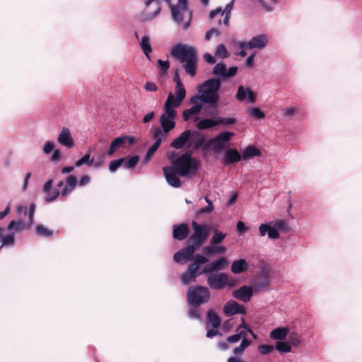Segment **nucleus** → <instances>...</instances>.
I'll return each mask as SVG.
<instances>
[{
    "label": "nucleus",
    "instance_id": "f257e3e1",
    "mask_svg": "<svg viewBox=\"0 0 362 362\" xmlns=\"http://www.w3.org/2000/svg\"><path fill=\"white\" fill-rule=\"evenodd\" d=\"M199 167L197 160L192 158L189 153L182 154L172 160L171 165L163 168L167 182L173 187H180L181 181L177 177H191L195 175Z\"/></svg>",
    "mask_w": 362,
    "mask_h": 362
},
{
    "label": "nucleus",
    "instance_id": "f03ea898",
    "mask_svg": "<svg viewBox=\"0 0 362 362\" xmlns=\"http://www.w3.org/2000/svg\"><path fill=\"white\" fill-rule=\"evenodd\" d=\"M171 54L183 64L187 74L192 76L196 74L197 59L194 47L178 43L172 48Z\"/></svg>",
    "mask_w": 362,
    "mask_h": 362
},
{
    "label": "nucleus",
    "instance_id": "7ed1b4c3",
    "mask_svg": "<svg viewBox=\"0 0 362 362\" xmlns=\"http://www.w3.org/2000/svg\"><path fill=\"white\" fill-rule=\"evenodd\" d=\"M221 87V81L218 78H209L198 86L199 95L193 96L190 102H203L211 106L216 105L219 99L218 90Z\"/></svg>",
    "mask_w": 362,
    "mask_h": 362
},
{
    "label": "nucleus",
    "instance_id": "20e7f679",
    "mask_svg": "<svg viewBox=\"0 0 362 362\" xmlns=\"http://www.w3.org/2000/svg\"><path fill=\"white\" fill-rule=\"evenodd\" d=\"M182 102V100H175L172 92L168 93L164 105V112L160 115L159 121L160 125L165 134L168 133L175 127L176 108L181 105Z\"/></svg>",
    "mask_w": 362,
    "mask_h": 362
},
{
    "label": "nucleus",
    "instance_id": "39448f33",
    "mask_svg": "<svg viewBox=\"0 0 362 362\" xmlns=\"http://www.w3.org/2000/svg\"><path fill=\"white\" fill-rule=\"evenodd\" d=\"M33 223L29 224V219L27 221H11L6 227V229L0 228V248L6 246H13L15 242V235L30 228Z\"/></svg>",
    "mask_w": 362,
    "mask_h": 362
},
{
    "label": "nucleus",
    "instance_id": "423d86ee",
    "mask_svg": "<svg viewBox=\"0 0 362 362\" xmlns=\"http://www.w3.org/2000/svg\"><path fill=\"white\" fill-rule=\"evenodd\" d=\"M173 21L187 30L191 24L192 12L188 8V0H178L176 5L170 6Z\"/></svg>",
    "mask_w": 362,
    "mask_h": 362
},
{
    "label": "nucleus",
    "instance_id": "0eeeda50",
    "mask_svg": "<svg viewBox=\"0 0 362 362\" xmlns=\"http://www.w3.org/2000/svg\"><path fill=\"white\" fill-rule=\"evenodd\" d=\"M241 340L239 346L233 349V353L236 356H240L245 350L251 344V341L247 339V334L245 332H237L227 337L225 341L218 343V346L223 350L230 349V344H237Z\"/></svg>",
    "mask_w": 362,
    "mask_h": 362
},
{
    "label": "nucleus",
    "instance_id": "6e6552de",
    "mask_svg": "<svg viewBox=\"0 0 362 362\" xmlns=\"http://www.w3.org/2000/svg\"><path fill=\"white\" fill-rule=\"evenodd\" d=\"M204 141V137L197 132H192L190 130H185L180 136L173 141L170 146L176 149H180L187 144L188 148H198Z\"/></svg>",
    "mask_w": 362,
    "mask_h": 362
},
{
    "label": "nucleus",
    "instance_id": "1a4fd4ad",
    "mask_svg": "<svg viewBox=\"0 0 362 362\" xmlns=\"http://www.w3.org/2000/svg\"><path fill=\"white\" fill-rule=\"evenodd\" d=\"M210 298V291L205 286H192L187 292V300L189 305L198 307L206 303Z\"/></svg>",
    "mask_w": 362,
    "mask_h": 362
},
{
    "label": "nucleus",
    "instance_id": "9d476101",
    "mask_svg": "<svg viewBox=\"0 0 362 362\" xmlns=\"http://www.w3.org/2000/svg\"><path fill=\"white\" fill-rule=\"evenodd\" d=\"M207 284L212 289L220 290L226 286L233 287L235 281L225 272H216L207 274Z\"/></svg>",
    "mask_w": 362,
    "mask_h": 362
},
{
    "label": "nucleus",
    "instance_id": "9b49d317",
    "mask_svg": "<svg viewBox=\"0 0 362 362\" xmlns=\"http://www.w3.org/2000/svg\"><path fill=\"white\" fill-rule=\"evenodd\" d=\"M288 228V223L285 220H279L273 226L270 223H262L259 226V232L262 237L267 233L270 239H277L279 238V230H284Z\"/></svg>",
    "mask_w": 362,
    "mask_h": 362
},
{
    "label": "nucleus",
    "instance_id": "f8f14e48",
    "mask_svg": "<svg viewBox=\"0 0 362 362\" xmlns=\"http://www.w3.org/2000/svg\"><path fill=\"white\" fill-rule=\"evenodd\" d=\"M192 226L194 233L189 240L192 242L191 245L197 248L208 238L210 226L207 224L200 226L196 221H192Z\"/></svg>",
    "mask_w": 362,
    "mask_h": 362
},
{
    "label": "nucleus",
    "instance_id": "ddd939ff",
    "mask_svg": "<svg viewBox=\"0 0 362 362\" xmlns=\"http://www.w3.org/2000/svg\"><path fill=\"white\" fill-rule=\"evenodd\" d=\"M233 136V132L228 131L218 134L210 141L211 149L216 153H219L227 147L228 141Z\"/></svg>",
    "mask_w": 362,
    "mask_h": 362
},
{
    "label": "nucleus",
    "instance_id": "4468645a",
    "mask_svg": "<svg viewBox=\"0 0 362 362\" xmlns=\"http://www.w3.org/2000/svg\"><path fill=\"white\" fill-rule=\"evenodd\" d=\"M268 42L269 38L266 34H259L248 42H240L238 46L240 49H262L267 45Z\"/></svg>",
    "mask_w": 362,
    "mask_h": 362
},
{
    "label": "nucleus",
    "instance_id": "2eb2a0df",
    "mask_svg": "<svg viewBox=\"0 0 362 362\" xmlns=\"http://www.w3.org/2000/svg\"><path fill=\"white\" fill-rule=\"evenodd\" d=\"M233 2L234 0H232L226 6L224 9H222L221 8H217L214 10H212L209 13V20H215L216 17L219 16H223V24L224 26L228 27L229 25Z\"/></svg>",
    "mask_w": 362,
    "mask_h": 362
},
{
    "label": "nucleus",
    "instance_id": "dca6fc26",
    "mask_svg": "<svg viewBox=\"0 0 362 362\" xmlns=\"http://www.w3.org/2000/svg\"><path fill=\"white\" fill-rule=\"evenodd\" d=\"M196 249L197 248L194 246L189 245L186 247L182 248L174 254V261L181 264H184L188 261H193V257Z\"/></svg>",
    "mask_w": 362,
    "mask_h": 362
},
{
    "label": "nucleus",
    "instance_id": "f3484780",
    "mask_svg": "<svg viewBox=\"0 0 362 362\" xmlns=\"http://www.w3.org/2000/svg\"><path fill=\"white\" fill-rule=\"evenodd\" d=\"M145 8L139 14V19L141 21H148L153 20L161 11V6L146 4Z\"/></svg>",
    "mask_w": 362,
    "mask_h": 362
},
{
    "label": "nucleus",
    "instance_id": "a211bd4d",
    "mask_svg": "<svg viewBox=\"0 0 362 362\" xmlns=\"http://www.w3.org/2000/svg\"><path fill=\"white\" fill-rule=\"evenodd\" d=\"M238 71L236 66H231L227 69L226 64L223 62L216 64L213 69V74L223 78H229L234 76Z\"/></svg>",
    "mask_w": 362,
    "mask_h": 362
},
{
    "label": "nucleus",
    "instance_id": "6ab92c4d",
    "mask_svg": "<svg viewBox=\"0 0 362 362\" xmlns=\"http://www.w3.org/2000/svg\"><path fill=\"white\" fill-rule=\"evenodd\" d=\"M57 142L66 148H73L75 146L74 139L68 127H62L58 136Z\"/></svg>",
    "mask_w": 362,
    "mask_h": 362
},
{
    "label": "nucleus",
    "instance_id": "aec40b11",
    "mask_svg": "<svg viewBox=\"0 0 362 362\" xmlns=\"http://www.w3.org/2000/svg\"><path fill=\"white\" fill-rule=\"evenodd\" d=\"M134 142V137H133V136L123 135V136L117 137L115 140H113L112 141L110 148L107 151V155L112 156L119 148H124L126 143L131 144H133Z\"/></svg>",
    "mask_w": 362,
    "mask_h": 362
},
{
    "label": "nucleus",
    "instance_id": "412c9836",
    "mask_svg": "<svg viewBox=\"0 0 362 362\" xmlns=\"http://www.w3.org/2000/svg\"><path fill=\"white\" fill-rule=\"evenodd\" d=\"M235 98L240 102L247 100L250 103H254L257 100L256 94L250 88L243 86H238Z\"/></svg>",
    "mask_w": 362,
    "mask_h": 362
},
{
    "label": "nucleus",
    "instance_id": "4be33fe9",
    "mask_svg": "<svg viewBox=\"0 0 362 362\" xmlns=\"http://www.w3.org/2000/svg\"><path fill=\"white\" fill-rule=\"evenodd\" d=\"M228 260L226 257H220L211 262L208 266L205 267L202 273L204 274H213L214 272L223 270L228 265Z\"/></svg>",
    "mask_w": 362,
    "mask_h": 362
},
{
    "label": "nucleus",
    "instance_id": "5701e85b",
    "mask_svg": "<svg viewBox=\"0 0 362 362\" xmlns=\"http://www.w3.org/2000/svg\"><path fill=\"white\" fill-rule=\"evenodd\" d=\"M245 312L244 306L233 300H228L223 306V313L227 316H232L238 313L245 314Z\"/></svg>",
    "mask_w": 362,
    "mask_h": 362
},
{
    "label": "nucleus",
    "instance_id": "b1692460",
    "mask_svg": "<svg viewBox=\"0 0 362 362\" xmlns=\"http://www.w3.org/2000/svg\"><path fill=\"white\" fill-rule=\"evenodd\" d=\"M252 296V289L247 286H243L233 291V296L243 302H248Z\"/></svg>",
    "mask_w": 362,
    "mask_h": 362
},
{
    "label": "nucleus",
    "instance_id": "393cba45",
    "mask_svg": "<svg viewBox=\"0 0 362 362\" xmlns=\"http://www.w3.org/2000/svg\"><path fill=\"white\" fill-rule=\"evenodd\" d=\"M202 274V272H198L196 265L191 264L187 270L181 276V282L185 285L189 284L192 281H195L196 278Z\"/></svg>",
    "mask_w": 362,
    "mask_h": 362
},
{
    "label": "nucleus",
    "instance_id": "a878e982",
    "mask_svg": "<svg viewBox=\"0 0 362 362\" xmlns=\"http://www.w3.org/2000/svg\"><path fill=\"white\" fill-rule=\"evenodd\" d=\"M242 158L240 153L236 148H227L223 157V162L226 165L233 164L240 161Z\"/></svg>",
    "mask_w": 362,
    "mask_h": 362
},
{
    "label": "nucleus",
    "instance_id": "bb28decb",
    "mask_svg": "<svg viewBox=\"0 0 362 362\" xmlns=\"http://www.w3.org/2000/svg\"><path fill=\"white\" fill-rule=\"evenodd\" d=\"M173 81L175 82L176 86L175 92V93H173V97L175 100L183 101L186 96V90L180 78V76L177 72L175 73L173 77Z\"/></svg>",
    "mask_w": 362,
    "mask_h": 362
},
{
    "label": "nucleus",
    "instance_id": "cd10ccee",
    "mask_svg": "<svg viewBox=\"0 0 362 362\" xmlns=\"http://www.w3.org/2000/svg\"><path fill=\"white\" fill-rule=\"evenodd\" d=\"M135 37L139 41V45L143 52L146 56L148 59L151 60L150 54L152 52V47L151 45L150 37L147 35H145L141 37V40H139V35L136 32L135 33Z\"/></svg>",
    "mask_w": 362,
    "mask_h": 362
},
{
    "label": "nucleus",
    "instance_id": "c85d7f7f",
    "mask_svg": "<svg viewBox=\"0 0 362 362\" xmlns=\"http://www.w3.org/2000/svg\"><path fill=\"white\" fill-rule=\"evenodd\" d=\"M288 333L289 329L287 327H279L271 331L269 337L273 340L281 341L286 339Z\"/></svg>",
    "mask_w": 362,
    "mask_h": 362
},
{
    "label": "nucleus",
    "instance_id": "c756f323",
    "mask_svg": "<svg viewBox=\"0 0 362 362\" xmlns=\"http://www.w3.org/2000/svg\"><path fill=\"white\" fill-rule=\"evenodd\" d=\"M227 248L223 245L219 244L215 245L210 243L209 245L204 247L203 253L206 256H210L214 254H225Z\"/></svg>",
    "mask_w": 362,
    "mask_h": 362
},
{
    "label": "nucleus",
    "instance_id": "7c9ffc66",
    "mask_svg": "<svg viewBox=\"0 0 362 362\" xmlns=\"http://www.w3.org/2000/svg\"><path fill=\"white\" fill-rule=\"evenodd\" d=\"M189 234V228L186 224L174 226L173 238L176 240H182L186 238Z\"/></svg>",
    "mask_w": 362,
    "mask_h": 362
},
{
    "label": "nucleus",
    "instance_id": "2f4dec72",
    "mask_svg": "<svg viewBox=\"0 0 362 362\" xmlns=\"http://www.w3.org/2000/svg\"><path fill=\"white\" fill-rule=\"evenodd\" d=\"M248 263L244 259L235 260L230 267V271L233 274H238L245 272L248 269Z\"/></svg>",
    "mask_w": 362,
    "mask_h": 362
},
{
    "label": "nucleus",
    "instance_id": "473e14b6",
    "mask_svg": "<svg viewBox=\"0 0 362 362\" xmlns=\"http://www.w3.org/2000/svg\"><path fill=\"white\" fill-rule=\"evenodd\" d=\"M190 103L192 104L193 105L190 108L185 110L182 112V117H183V119L185 121L189 120V118L192 115L199 113L201 111L202 107V105L201 102H199V103H191L190 102Z\"/></svg>",
    "mask_w": 362,
    "mask_h": 362
},
{
    "label": "nucleus",
    "instance_id": "72a5a7b5",
    "mask_svg": "<svg viewBox=\"0 0 362 362\" xmlns=\"http://www.w3.org/2000/svg\"><path fill=\"white\" fill-rule=\"evenodd\" d=\"M76 185H77L76 177L73 175H69L66 179V187L62 191V193H61L62 196L65 197L67 194H69V193H71Z\"/></svg>",
    "mask_w": 362,
    "mask_h": 362
},
{
    "label": "nucleus",
    "instance_id": "f704fd0d",
    "mask_svg": "<svg viewBox=\"0 0 362 362\" xmlns=\"http://www.w3.org/2000/svg\"><path fill=\"white\" fill-rule=\"evenodd\" d=\"M259 156H261V152L258 148L252 146H248L244 149L241 156L244 160H248Z\"/></svg>",
    "mask_w": 362,
    "mask_h": 362
},
{
    "label": "nucleus",
    "instance_id": "c9c22d12",
    "mask_svg": "<svg viewBox=\"0 0 362 362\" xmlns=\"http://www.w3.org/2000/svg\"><path fill=\"white\" fill-rule=\"evenodd\" d=\"M287 336H288L287 342L291 347H298L302 344V339L298 332L289 331Z\"/></svg>",
    "mask_w": 362,
    "mask_h": 362
},
{
    "label": "nucleus",
    "instance_id": "e433bc0d",
    "mask_svg": "<svg viewBox=\"0 0 362 362\" xmlns=\"http://www.w3.org/2000/svg\"><path fill=\"white\" fill-rule=\"evenodd\" d=\"M247 113L250 117L258 120H262L265 117V113L257 107H248Z\"/></svg>",
    "mask_w": 362,
    "mask_h": 362
},
{
    "label": "nucleus",
    "instance_id": "4c0bfd02",
    "mask_svg": "<svg viewBox=\"0 0 362 362\" xmlns=\"http://www.w3.org/2000/svg\"><path fill=\"white\" fill-rule=\"evenodd\" d=\"M207 321L208 323L213 327L214 329L219 327L221 324V318L213 310H209L207 313Z\"/></svg>",
    "mask_w": 362,
    "mask_h": 362
},
{
    "label": "nucleus",
    "instance_id": "58836bf2",
    "mask_svg": "<svg viewBox=\"0 0 362 362\" xmlns=\"http://www.w3.org/2000/svg\"><path fill=\"white\" fill-rule=\"evenodd\" d=\"M217 125L216 118H206L200 120L197 123L199 129H206Z\"/></svg>",
    "mask_w": 362,
    "mask_h": 362
},
{
    "label": "nucleus",
    "instance_id": "ea45409f",
    "mask_svg": "<svg viewBox=\"0 0 362 362\" xmlns=\"http://www.w3.org/2000/svg\"><path fill=\"white\" fill-rule=\"evenodd\" d=\"M94 162V157H92L90 153H86L79 160L75 163V166L79 168L83 165L91 166Z\"/></svg>",
    "mask_w": 362,
    "mask_h": 362
},
{
    "label": "nucleus",
    "instance_id": "a19ab883",
    "mask_svg": "<svg viewBox=\"0 0 362 362\" xmlns=\"http://www.w3.org/2000/svg\"><path fill=\"white\" fill-rule=\"evenodd\" d=\"M275 349H276L280 354H287L291 352V346L286 341H276L275 344Z\"/></svg>",
    "mask_w": 362,
    "mask_h": 362
},
{
    "label": "nucleus",
    "instance_id": "79ce46f5",
    "mask_svg": "<svg viewBox=\"0 0 362 362\" xmlns=\"http://www.w3.org/2000/svg\"><path fill=\"white\" fill-rule=\"evenodd\" d=\"M139 160V157L137 156L127 157L124 158V161L123 162L122 165L127 169L132 168L137 165Z\"/></svg>",
    "mask_w": 362,
    "mask_h": 362
},
{
    "label": "nucleus",
    "instance_id": "37998d69",
    "mask_svg": "<svg viewBox=\"0 0 362 362\" xmlns=\"http://www.w3.org/2000/svg\"><path fill=\"white\" fill-rule=\"evenodd\" d=\"M215 56L220 59H226L229 57V53L223 44H220L217 46Z\"/></svg>",
    "mask_w": 362,
    "mask_h": 362
},
{
    "label": "nucleus",
    "instance_id": "c03bdc74",
    "mask_svg": "<svg viewBox=\"0 0 362 362\" xmlns=\"http://www.w3.org/2000/svg\"><path fill=\"white\" fill-rule=\"evenodd\" d=\"M275 349V346L272 344H260L257 346V350L261 355L265 356L272 353Z\"/></svg>",
    "mask_w": 362,
    "mask_h": 362
},
{
    "label": "nucleus",
    "instance_id": "a18cd8bd",
    "mask_svg": "<svg viewBox=\"0 0 362 362\" xmlns=\"http://www.w3.org/2000/svg\"><path fill=\"white\" fill-rule=\"evenodd\" d=\"M226 234L223 232L215 230L214 235L211 239L210 243L218 245L223 241L226 238Z\"/></svg>",
    "mask_w": 362,
    "mask_h": 362
},
{
    "label": "nucleus",
    "instance_id": "49530a36",
    "mask_svg": "<svg viewBox=\"0 0 362 362\" xmlns=\"http://www.w3.org/2000/svg\"><path fill=\"white\" fill-rule=\"evenodd\" d=\"M160 144H159V141H155V143L148 148L147 153H146V157L144 160V163H147L149 162V160H151V157L153 156V154L155 153V152L157 151V149L158 148Z\"/></svg>",
    "mask_w": 362,
    "mask_h": 362
},
{
    "label": "nucleus",
    "instance_id": "de8ad7c7",
    "mask_svg": "<svg viewBox=\"0 0 362 362\" xmlns=\"http://www.w3.org/2000/svg\"><path fill=\"white\" fill-rule=\"evenodd\" d=\"M193 263L192 265H196L197 269H199V267L201 264H206L209 262V259L204 255L200 254L194 255Z\"/></svg>",
    "mask_w": 362,
    "mask_h": 362
},
{
    "label": "nucleus",
    "instance_id": "09e8293b",
    "mask_svg": "<svg viewBox=\"0 0 362 362\" xmlns=\"http://www.w3.org/2000/svg\"><path fill=\"white\" fill-rule=\"evenodd\" d=\"M204 199L207 203V206L205 208H202V209L197 210V214L198 215L203 214H209V213H211L214 210V205H213L211 201H210L207 197H205Z\"/></svg>",
    "mask_w": 362,
    "mask_h": 362
},
{
    "label": "nucleus",
    "instance_id": "8fccbe9b",
    "mask_svg": "<svg viewBox=\"0 0 362 362\" xmlns=\"http://www.w3.org/2000/svg\"><path fill=\"white\" fill-rule=\"evenodd\" d=\"M124 158L114 160L110 162L109 170L110 173H115L123 163Z\"/></svg>",
    "mask_w": 362,
    "mask_h": 362
},
{
    "label": "nucleus",
    "instance_id": "3c124183",
    "mask_svg": "<svg viewBox=\"0 0 362 362\" xmlns=\"http://www.w3.org/2000/svg\"><path fill=\"white\" fill-rule=\"evenodd\" d=\"M217 125H230L236 123V119L233 117H217L216 118Z\"/></svg>",
    "mask_w": 362,
    "mask_h": 362
},
{
    "label": "nucleus",
    "instance_id": "603ef678",
    "mask_svg": "<svg viewBox=\"0 0 362 362\" xmlns=\"http://www.w3.org/2000/svg\"><path fill=\"white\" fill-rule=\"evenodd\" d=\"M36 232H37V235H40V236L49 237L52 235V231H50L49 230L46 228L45 226H41V225L37 226L36 227Z\"/></svg>",
    "mask_w": 362,
    "mask_h": 362
},
{
    "label": "nucleus",
    "instance_id": "864d4df0",
    "mask_svg": "<svg viewBox=\"0 0 362 362\" xmlns=\"http://www.w3.org/2000/svg\"><path fill=\"white\" fill-rule=\"evenodd\" d=\"M283 115L285 117H291L295 115L298 112V108L296 106H291L284 108L283 110Z\"/></svg>",
    "mask_w": 362,
    "mask_h": 362
},
{
    "label": "nucleus",
    "instance_id": "5fc2aeb1",
    "mask_svg": "<svg viewBox=\"0 0 362 362\" xmlns=\"http://www.w3.org/2000/svg\"><path fill=\"white\" fill-rule=\"evenodd\" d=\"M54 144L51 141H47L43 146V153L45 155L49 154L52 151H54Z\"/></svg>",
    "mask_w": 362,
    "mask_h": 362
},
{
    "label": "nucleus",
    "instance_id": "6e6d98bb",
    "mask_svg": "<svg viewBox=\"0 0 362 362\" xmlns=\"http://www.w3.org/2000/svg\"><path fill=\"white\" fill-rule=\"evenodd\" d=\"M219 35V30L217 28H212L206 32L205 35V40L209 41L213 36H218Z\"/></svg>",
    "mask_w": 362,
    "mask_h": 362
},
{
    "label": "nucleus",
    "instance_id": "4d7b16f0",
    "mask_svg": "<svg viewBox=\"0 0 362 362\" xmlns=\"http://www.w3.org/2000/svg\"><path fill=\"white\" fill-rule=\"evenodd\" d=\"M36 206L35 204H31L29 207L28 213V218L29 219V224L34 223V214L35 211Z\"/></svg>",
    "mask_w": 362,
    "mask_h": 362
},
{
    "label": "nucleus",
    "instance_id": "13d9d810",
    "mask_svg": "<svg viewBox=\"0 0 362 362\" xmlns=\"http://www.w3.org/2000/svg\"><path fill=\"white\" fill-rule=\"evenodd\" d=\"M158 66L159 68L164 72L165 73L167 71V70L169 69L170 67V63L168 60L166 61H163L161 59H158Z\"/></svg>",
    "mask_w": 362,
    "mask_h": 362
},
{
    "label": "nucleus",
    "instance_id": "bf43d9fd",
    "mask_svg": "<svg viewBox=\"0 0 362 362\" xmlns=\"http://www.w3.org/2000/svg\"><path fill=\"white\" fill-rule=\"evenodd\" d=\"M163 133H164V132H163L162 128L161 129L157 128L153 132V136L155 139L156 141H159V144H160V143H161V136H162Z\"/></svg>",
    "mask_w": 362,
    "mask_h": 362
},
{
    "label": "nucleus",
    "instance_id": "052dcab7",
    "mask_svg": "<svg viewBox=\"0 0 362 362\" xmlns=\"http://www.w3.org/2000/svg\"><path fill=\"white\" fill-rule=\"evenodd\" d=\"M242 323L238 327L236 331L240 332H245L247 334L248 329H250L248 327V326L245 324V319L243 317H241Z\"/></svg>",
    "mask_w": 362,
    "mask_h": 362
},
{
    "label": "nucleus",
    "instance_id": "680f3d73",
    "mask_svg": "<svg viewBox=\"0 0 362 362\" xmlns=\"http://www.w3.org/2000/svg\"><path fill=\"white\" fill-rule=\"evenodd\" d=\"M59 195V191H54V192H48L47 196H46V201L47 202H52L54 201L58 196Z\"/></svg>",
    "mask_w": 362,
    "mask_h": 362
},
{
    "label": "nucleus",
    "instance_id": "e2e57ef3",
    "mask_svg": "<svg viewBox=\"0 0 362 362\" xmlns=\"http://www.w3.org/2000/svg\"><path fill=\"white\" fill-rule=\"evenodd\" d=\"M236 228L238 230V232L241 233H244L245 232H247L248 230V227H247L245 223L241 221H239L238 223H237V225H236Z\"/></svg>",
    "mask_w": 362,
    "mask_h": 362
},
{
    "label": "nucleus",
    "instance_id": "0e129e2a",
    "mask_svg": "<svg viewBox=\"0 0 362 362\" xmlns=\"http://www.w3.org/2000/svg\"><path fill=\"white\" fill-rule=\"evenodd\" d=\"M27 206L22 204L19 205L16 209V214L18 216H21L23 214L26 215L27 214Z\"/></svg>",
    "mask_w": 362,
    "mask_h": 362
},
{
    "label": "nucleus",
    "instance_id": "69168bd1",
    "mask_svg": "<svg viewBox=\"0 0 362 362\" xmlns=\"http://www.w3.org/2000/svg\"><path fill=\"white\" fill-rule=\"evenodd\" d=\"M189 316L192 319H199V313L197 307L191 308L189 310Z\"/></svg>",
    "mask_w": 362,
    "mask_h": 362
},
{
    "label": "nucleus",
    "instance_id": "338daca9",
    "mask_svg": "<svg viewBox=\"0 0 362 362\" xmlns=\"http://www.w3.org/2000/svg\"><path fill=\"white\" fill-rule=\"evenodd\" d=\"M61 158H62L61 151L58 148L54 150L53 154L51 157V161H52V162L58 161V160H61Z\"/></svg>",
    "mask_w": 362,
    "mask_h": 362
},
{
    "label": "nucleus",
    "instance_id": "774afa93",
    "mask_svg": "<svg viewBox=\"0 0 362 362\" xmlns=\"http://www.w3.org/2000/svg\"><path fill=\"white\" fill-rule=\"evenodd\" d=\"M144 88L148 91H156L157 90V86L153 82H147L144 85Z\"/></svg>",
    "mask_w": 362,
    "mask_h": 362
}]
</instances>
